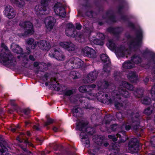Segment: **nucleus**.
Listing matches in <instances>:
<instances>
[{"label":"nucleus","mask_w":155,"mask_h":155,"mask_svg":"<svg viewBox=\"0 0 155 155\" xmlns=\"http://www.w3.org/2000/svg\"><path fill=\"white\" fill-rule=\"evenodd\" d=\"M73 93L72 91L71 90L67 91L65 93V95L66 96H70Z\"/></svg>","instance_id":"8fccbe9b"},{"label":"nucleus","mask_w":155,"mask_h":155,"mask_svg":"<svg viewBox=\"0 0 155 155\" xmlns=\"http://www.w3.org/2000/svg\"><path fill=\"white\" fill-rule=\"evenodd\" d=\"M125 88L132 91L134 88L133 85L129 84L125 81L121 82L119 86L112 93V98L113 103H114L116 108L119 109L123 106V103L119 100L123 99V98H127L130 97V94L127 91Z\"/></svg>","instance_id":"f257e3e1"},{"label":"nucleus","mask_w":155,"mask_h":155,"mask_svg":"<svg viewBox=\"0 0 155 155\" xmlns=\"http://www.w3.org/2000/svg\"><path fill=\"white\" fill-rule=\"evenodd\" d=\"M49 55L51 57L55 58L59 61H63L65 58V56L62 52L59 51L55 49L51 50Z\"/></svg>","instance_id":"9b49d317"},{"label":"nucleus","mask_w":155,"mask_h":155,"mask_svg":"<svg viewBox=\"0 0 155 155\" xmlns=\"http://www.w3.org/2000/svg\"><path fill=\"white\" fill-rule=\"evenodd\" d=\"M105 93H104L102 91H99L96 94V96H94V95L93 94H92V97H94V99H94L95 98H96L97 100L99 101H100V99H102V97H103V95H104L105 94Z\"/></svg>","instance_id":"2f4dec72"},{"label":"nucleus","mask_w":155,"mask_h":155,"mask_svg":"<svg viewBox=\"0 0 155 155\" xmlns=\"http://www.w3.org/2000/svg\"><path fill=\"white\" fill-rule=\"evenodd\" d=\"M50 0H41V5H36L35 8L36 13L38 15H45L48 13L47 9L45 5Z\"/></svg>","instance_id":"0eeeda50"},{"label":"nucleus","mask_w":155,"mask_h":155,"mask_svg":"<svg viewBox=\"0 0 155 155\" xmlns=\"http://www.w3.org/2000/svg\"><path fill=\"white\" fill-rule=\"evenodd\" d=\"M70 76L73 79H76L80 77V74L78 72L74 71H71L70 74Z\"/></svg>","instance_id":"c9c22d12"},{"label":"nucleus","mask_w":155,"mask_h":155,"mask_svg":"<svg viewBox=\"0 0 155 155\" xmlns=\"http://www.w3.org/2000/svg\"><path fill=\"white\" fill-rule=\"evenodd\" d=\"M97 36L99 37V39L101 40H103L104 38V34L101 33H98L97 35Z\"/></svg>","instance_id":"a18cd8bd"},{"label":"nucleus","mask_w":155,"mask_h":155,"mask_svg":"<svg viewBox=\"0 0 155 155\" xmlns=\"http://www.w3.org/2000/svg\"><path fill=\"white\" fill-rule=\"evenodd\" d=\"M80 136L82 139L83 142L86 144V147H88L90 146V142L88 139L87 138V136L86 134L83 132H81L80 134Z\"/></svg>","instance_id":"5701e85b"},{"label":"nucleus","mask_w":155,"mask_h":155,"mask_svg":"<svg viewBox=\"0 0 155 155\" xmlns=\"http://www.w3.org/2000/svg\"><path fill=\"white\" fill-rule=\"evenodd\" d=\"M97 85L98 87L102 89L108 87V83L107 81H104L102 82H99Z\"/></svg>","instance_id":"72a5a7b5"},{"label":"nucleus","mask_w":155,"mask_h":155,"mask_svg":"<svg viewBox=\"0 0 155 155\" xmlns=\"http://www.w3.org/2000/svg\"><path fill=\"white\" fill-rule=\"evenodd\" d=\"M101 61L104 63L107 62V65H104V74L105 76L108 75L110 70L109 67L110 61L109 58L104 54H102L101 55Z\"/></svg>","instance_id":"9d476101"},{"label":"nucleus","mask_w":155,"mask_h":155,"mask_svg":"<svg viewBox=\"0 0 155 155\" xmlns=\"http://www.w3.org/2000/svg\"><path fill=\"white\" fill-rule=\"evenodd\" d=\"M11 2L15 4L17 0H10Z\"/></svg>","instance_id":"774afa93"},{"label":"nucleus","mask_w":155,"mask_h":155,"mask_svg":"<svg viewBox=\"0 0 155 155\" xmlns=\"http://www.w3.org/2000/svg\"><path fill=\"white\" fill-rule=\"evenodd\" d=\"M111 130H117L120 128L118 127V126L116 124H114L111 127Z\"/></svg>","instance_id":"de8ad7c7"},{"label":"nucleus","mask_w":155,"mask_h":155,"mask_svg":"<svg viewBox=\"0 0 155 155\" xmlns=\"http://www.w3.org/2000/svg\"><path fill=\"white\" fill-rule=\"evenodd\" d=\"M152 112V110L150 107L146 108L144 111V113L147 115H150Z\"/></svg>","instance_id":"a19ab883"},{"label":"nucleus","mask_w":155,"mask_h":155,"mask_svg":"<svg viewBox=\"0 0 155 155\" xmlns=\"http://www.w3.org/2000/svg\"><path fill=\"white\" fill-rule=\"evenodd\" d=\"M96 86L94 84H92L91 86H81L79 88V90L82 93H84L87 91L86 94V97L84 98L83 97H81L80 98V101L81 102H83V101H84L82 99L85 98V97L87 98L88 99L92 100L94 99V97H92V93H91L92 89L94 88Z\"/></svg>","instance_id":"423d86ee"},{"label":"nucleus","mask_w":155,"mask_h":155,"mask_svg":"<svg viewBox=\"0 0 155 155\" xmlns=\"http://www.w3.org/2000/svg\"><path fill=\"white\" fill-rule=\"evenodd\" d=\"M39 125L38 124L37 125H34L33 127L34 129L36 130H40V128L39 127Z\"/></svg>","instance_id":"5fc2aeb1"},{"label":"nucleus","mask_w":155,"mask_h":155,"mask_svg":"<svg viewBox=\"0 0 155 155\" xmlns=\"http://www.w3.org/2000/svg\"><path fill=\"white\" fill-rule=\"evenodd\" d=\"M72 112L73 114V115L75 117H80V114L81 112H80L81 111V108L77 107H74L73 109Z\"/></svg>","instance_id":"bb28decb"},{"label":"nucleus","mask_w":155,"mask_h":155,"mask_svg":"<svg viewBox=\"0 0 155 155\" xmlns=\"http://www.w3.org/2000/svg\"><path fill=\"white\" fill-rule=\"evenodd\" d=\"M94 142L96 143L97 144L101 146H104L105 147L109 145V144L107 143H103L102 142V140L101 138L97 137L96 139H94L93 138Z\"/></svg>","instance_id":"c756f323"},{"label":"nucleus","mask_w":155,"mask_h":155,"mask_svg":"<svg viewBox=\"0 0 155 155\" xmlns=\"http://www.w3.org/2000/svg\"><path fill=\"white\" fill-rule=\"evenodd\" d=\"M45 64L43 62L39 63L37 62H35L34 63V66L35 67L40 66V65H43L44 66Z\"/></svg>","instance_id":"c03bdc74"},{"label":"nucleus","mask_w":155,"mask_h":155,"mask_svg":"<svg viewBox=\"0 0 155 155\" xmlns=\"http://www.w3.org/2000/svg\"><path fill=\"white\" fill-rule=\"evenodd\" d=\"M151 94L153 96L154 95L155 96V86H153L152 87L151 91Z\"/></svg>","instance_id":"603ef678"},{"label":"nucleus","mask_w":155,"mask_h":155,"mask_svg":"<svg viewBox=\"0 0 155 155\" xmlns=\"http://www.w3.org/2000/svg\"><path fill=\"white\" fill-rule=\"evenodd\" d=\"M29 58L32 61H34L35 60V58H34V57L31 55L29 56Z\"/></svg>","instance_id":"4d7b16f0"},{"label":"nucleus","mask_w":155,"mask_h":155,"mask_svg":"<svg viewBox=\"0 0 155 155\" xmlns=\"http://www.w3.org/2000/svg\"><path fill=\"white\" fill-rule=\"evenodd\" d=\"M26 43L28 45H32L31 48L34 49L37 46L38 42H34V39L32 38H29L26 41Z\"/></svg>","instance_id":"a878e982"},{"label":"nucleus","mask_w":155,"mask_h":155,"mask_svg":"<svg viewBox=\"0 0 155 155\" xmlns=\"http://www.w3.org/2000/svg\"><path fill=\"white\" fill-rule=\"evenodd\" d=\"M107 46L112 49H114L115 48V45L114 41L112 40H109L107 43Z\"/></svg>","instance_id":"58836bf2"},{"label":"nucleus","mask_w":155,"mask_h":155,"mask_svg":"<svg viewBox=\"0 0 155 155\" xmlns=\"http://www.w3.org/2000/svg\"><path fill=\"white\" fill-rule=\"evenodd\" d=\"M87 122H85L83 120L81 121H79L78 123H77V128L79 130L82 131H84V129L85 130V127L87 125ZM85 131L87 132V131L85 130Z\"/></svg>","instance_id":"b1692460"},{"label":"nucleus","mask_w":155,"mask_h":155,"mask_svg":"<svg viewBox=\"0 0 155 155\" xmlns=\"http://www.w3.org/2000/svg\"><path fill=\"white\" fill-rule=\"evenodd\" d=\"M141 61V59L137 56L134 55L133 57L131 59V61L133 64H137L140 63Z\"/></svg>","instance_id":"f704fd0d"},{"label":"nucleus","mask_w":155,"mask_h":155,"mask_svg":"<svg viewBox=\"0 0 155 155\" xmlns=\"http://www.w3.org/2000/svg\"><path fill=\"white\" fill-rule=\"evenodd\" d=\"M82 53L89 58H94L97 57L96 52L93 49L88 47H86L83 49Z\"/></svg>","instance_id":"f8f14e48"},{"label":"nucleus","mask_w":155,"mask_h":155,"mask_svg":"<svg viewBox=\"0 0 155 155\" xmlns=\"http://www.w3.org/2000/svg\"><path fill=\"white\" fill-rule=\"evenodd\" d=\"M117 137L118 138V137L120 138V141L121 142H124L127 140V138L126 137H121V135L119 134H117Z\"/></svg>","instance_id":"79ce46f5"},{"label":"nucleus","mask_w":155,"mask_h":155,"mask_svg":"<svg viewBox=\"0 0 155 155\" xmlns=\"http://www.w3.org/2000/svg\"><path fill=\"white\" fill-rule=\"evenodd\" d=\"M103 96V97H102V99H100V101L101 103L106 104H111L113 103L112 96L110 99L108 98V95L106 93Z\"/></svg>","instance_id":"412c9836"},{"label":"nucleus","mask_w":155,"mask_h":155,"mask_svg":"<svg viewBox=\"0 0 155 155\" xmlns=\"http://www.w3.org/2000/svg\"><path fill=\"white\" fill-rule=\"evenodd\" d=\"M94 41V43H95L97 45H102L103 44V42L101 41V40H96Z\"/></svg>","instance_id":"09e8293b"},{"label":"nucleus","mask_w":155,"mask_h":155,"mask_svg":"<svg viewBox=\"0 0 155 155\" xmlns=\"http://www.w3.org/2000/svg\"><path fill=\"white\" fill-rule=\"evenodd\" d=\"M141 102L142 104L144 105H148L150 104L151 100L150 98L146 97L143 98Z\"/></svg>","instance_id":"4c0bfd02"},{"label":"nucleus","mask_w":155,"mask_h":155,"mask_svg":"<svg viewBox=\"0 0 155 155\" xmlns=\"http://www.w3.org/2000/svg\"><path fill=\"white\" fill-rule=\"evenodd\" d=\"M53 120L52 119L50 118L48 119L47 122L45 123L44 126H47L48 125L52 124L53 123Z\"/></svg>","instance_id":"37998d69"},{"label":"nucleus","mask_w":155,"mask_h":155,"mask_svg":"<svg viewBox=\"0 0 155 155\" xmlns=\"http://www.w3.org/2000/svg\"><path fill=\"white\" fill-rule=\"evenodd\" d=\"M83 64V61L78 58H71L67 62L70 69L79 68L82 66Z\"/></svg>","instance_id":"6e6552de"},{"label":"nucleus","mask_w":155,"mask_h":155,"mask_svg":"<svg viewBox=\"0 0 155 155\" xmlns=\"http://www.w3.org/2000/svg\"><path fill=\"white\" fill-rule=\"evenodd\" d=\"M25 143H28L29 145L31 146L32 145L31 143H29L28 140H24Z\"/></svg>","instance_id":"13d9d810"},{"label":"nucleus","mask_w":155,"mask_h":155,"mask_svg":"<svg viewBox=\"0 0 155 155\" xmlns=\"http://www.w3.org/2000/svg\"><path fill=\"white\" fill-rule=\"evenodd\" d=\"M0 52V63L5 66H12L15 64L16 61L10 52L7 47L3 43L1 44Z\"/></svg>","instance_id":"f03ea898"},{"label":"nucleus","mask_w":155,"mask_h":155,"mask_svg":"<svg viewBox=\"0 0 155 155\" xmlns=\"http://www.w3.org/2000/svg\"><path fill=\"white\" fill-rule=\"evenodd\" d=\"M17 140L20 142H23L21 140V139L19 137H17Z\"/></svg>","instance_id":"69168bd1"},{"label":"nucleus","mask_w":155,"mask_h":155,"mask_svg":"<svg viewBox=\"0 0 155 155\" xmlns=\"http://www.w3.org/2000/svg\"><path fill=\"white\" fill-rule=\"evenodd\" d=\"M151 142L153 146L155 147V136L151 138Z\"/></svg>","instance_id":"3c124183"},{"label":"nucleus","mask_w":155,"mask_h":155,"mask_svg":"<svg viewBox=\"0 0 155 155\" xmlns=\"http://www.w3.org/2000/svg\"><path fill=\"white\" fill-rule=\"evenodd\" d=\"M119 143L116 142L114 144H113L111 147L110 148L112 150L115 151H113L114 152L117 153L119 151V147L120 146L119 145Z\"/></svg>","instance_id":"473e14b6"},{"label":"nucleus","mask_w":155,"mask_h":155,"mask_svg":"<svg viewBox=\"0 0 155 155\" xmlns=\"http://www.w3.org/2000/svg\"><path fill=\"white\" fill-rule=\"evenodd\" d=\"M16 128L15 127H11V130L13 132H15L16 130Z\"/></svg>","instance_id":"bf43d9fd"},{"label":"nucleus","mask_w":155,"mask_h":155,"mask_svg":"<svg viewBox=\"0 0 155 155\" xmlns=\"http://www.w3.org/2000/svg\"><path fill=\"white\" fill-rule=\"evenodd\" d=\"M4 14L9 19H11L15 16L16 13L13 8L12 6L8 5L5 8Z\"/></svg>","instance_id":"2eb2a0df"},{"label":"nucleus","mask_w":155,"mask_h":155,"mask_svg":"<svg viewBox=\"0 0 155 155\" xmlns=\"http://www.w3.org/2000/svg\"><path fill=\"white\" fill-rule=\"evenodd\" d=\"M54 12L55 14L62 17L65 16L66 12L62 4L60 3H56L54 7Z\"/></svg>","instance_id":"1a4fd4ad"},{"label":"nucleus","mask_w":155,"mask_h":155,"mask_svg":"<svg viewBox=\"0 0 155 155\" xmlns=\"http://www.w3.org/2000/svg\"><path fill=\"white\" fill-rule=\"evenodd\" d=\"M149 80L147 78H146L144 80V81L145 84L147 83Z\"/></svg>","instance_id":"e2e57ef3"},{"label":"nucleus","mask_w":155,"mask_h":155,"mask_svg":"<svg viewBox=\"0 0 155 155\" xmlns=\"http://www.w3.org/2000/svg\"><path fill=\"white\" fill-rule=\"evenodd\" d=\"M52 84H53V87L54 88V90L59 91L60 90V88L59 86V84L58 83H57L56 81V79L55 78H52L51 79Z\"/></svg>","instance_id":"cd10ccee"},{"label":"nucleus","mask_w":155,"mask_h":155,"mask_svg":"<svg viewBox=\"0 0 155 155\" xmlns=\"http://www.w3.org/2000/svg\"><path fill=\"white\" fill-rule=\"evenodd\" d=\"M56 20L53 17H49L45 20V23L47 31H50L52 30Z\"/></svg>","instance_id":"ddd939ff"},{"label":"nucleus","mask_w":155,"mask_h":155,"mask_svg":"<svg viewBox=\"0 0 155 155\" xmlns=\"http://www.w3.org/2000/svg\"><path fill=\"white\" fill-rule=\"evenodd\" d=\"M65 33L67 36L73 37H75L77 34L74 26L71 24L67 25Z\"/></svg>","instance_id":"f3484780"},{"label":"nucleus","mask_w":155,"mask_h":155,"mask_svg":"<svg viewBox=\"0 0 155 155\" xmlns=\"http://www.w3.org/2000/svg\"><path fill=\"white\" fill-rule=\"evenodd\" d=\"M128 38V44L130 48L132 49L138 47L140 45L141 41L142 38V32L141 31L137 32L136 38H135L130 36Z\"/></svg>","instance_id":"20e7f679"},{"label":"nucleus","mask_w":155,"mask_h":155,"mask_svg":"<svg viewBox=\"0 0 155 155\" xmlns=\"http://www.w3.org/2000/svg\"><path fill=\"white\" fill-rule=\"evenodd\" d=\"M143 92V90L142 88L137 89L135 90L133 93L134 95L138 97H142Z\"/></svg>","instance_id":"7c9ffc66"},{"label":"nucleus","mask_w":155,"mask_h":155,"mask_svg":"<svg viewBox=\"0 0 155 155\" xmlns=\"http://www.w3.org/2000/svg\"><path fill=\"white\" fill-rule=\"evenodd\" d=\"M129 149L132 153L136 152L138 150V145L136 139L133 138L130 140L128 144Z\"/></svg>","instance_id":"a211bd4d"},{"label":"nucleus","mask_w":155,"mask_h":155,"mask_svg":"<svg viewBox=\"0 0 155 155\" xmlns=\"http://www.w3.org/2000/svg\"><path fill=\"white\" fill-rule=\"evenodd\" d=\"M116 117L119 120L123 118V116L121 112L117 113L116 114Z\"/></svg>","instance_id":"49530a36"},{"label":"nucleus","mask_w":155,"mask_h":155,"mask_svg":"<svg viewBox=\"0 0 155 155\" xmlns=\"http://www.w3.org/2000/svg\"><path fill=\"white\" fill-rule=\"evenodd\" d=\"M139 116L138 113L132 114L129 116V119L127 122L123 125L120 128L121 130H124L125 128L126 130H128L130 129L131 125L135 132L141 130V129L139 128L140 121L138 118Z\"/></svg>","instance_id":"7ed1b4c3"},{"label":"nucleus","mask_w":155,"mask_h":155,"mask_svg":"<svg viewBox=\"0 0 155 155\" xmlns=\"http://www.w3.org/2000/svg\"><path fill=\"white\" fill-rule=\"evenodd\" d=\"M2 143H4V141L2 137L0 136V146L2 148L0 149V151L2 153L7 150V148L3 144H2Z\"/></svg>","instance_id":"e433bc0d"},{"label":"nucleus","mask_w":155,"mask_h":155,"mask_svg":"<svg viewBox=\"0 0 155 155\" xmlns=\"http://www.w3.org/2000/svg\"><path fill=\"white\" fill-rule=\"evenodd\" d=\"M11 48L13 51L15 53L19 54L22 53V49L18 45L12 43L11 45Z\"/></svg>","instance_id":"4be33fe9"},{"label":"nucleus","mask_w":155,"mask_h":155,"mask_svg":"<svg viewBox=\"0 0 155 155\" xmlns=\"http://www.w3.org/2000/svg\"><path fill=\"white\" fill-rule=\"evenodd\" d=\"M38 44L40 48L43 50L48 51L50 49L51 46L50 43L45 40L40 41Z\"/></svg>","instance_id":"6ab92c4d"},{"label":"nucleus","mask_w":155,"mask_h":155,"mask_svg":"<svg viewBox=\"0 0 155 155\" xmlns=\"http://www.w3.org/2000/svg\"><path fill=\"white\" fill-rule=\"evenodd\" d=\"M60 45L61 47L69 51H74L77 49V47L71 42H61L60 43Z\"/></svg>","instance_id":"4468645a"},{"label":"nucleus","mask_w":155,"mask_h":155,"mask_svg":"<svg viewBox=\"0 0 155 155\" xmlns=\"http://www.w3.org/2000/svg\"><path fill=\"white\" fill-rule=\"evenodd\" d=\"M112 139L113 141H115L117 140L116 138L114 136H113V137L112 138Z\"/></svg>","instance_id":"0e129e2a"},{"label":"nucleus","mask_w":155,"mask_h":155,"mask_svg":"<svg viewBox=\"0 0 155 155\" xmlns=\"http://www.w3.org/2000/svg\"><path fill=\"white\" fill-rule=\"evenodd\" d=\"M114 136H113L112 135H109L108 136V137L110 139H112V138Z\"/></svg>","instance_id":"338daca9"},{"label":"nucleus","mask_w":155,"mask_h":155,"mask_svg":"<svg viewBox=\"0 0 155 155\" xmlns=\"http://www.w3.org/2000/svg\"><path fill=\"white\" fill-rule=\"evenodd\" d=\"M19 26L21 28L25 30L24 33L21 35L22 36L31 35L34 33L32 24L29 21H21L20 22Z\"/></svg>","instance_id":"39448f33"},{"label":"nucleus","mask_w":155,"mask_h":155,"mask_svg":"<svg viewBox=\"0 0 155 155\" xmlns=\"http://www.w3.org/2000/svg\"><path fill=\"white\" fill-rule=\"evenodd\" d=\"M128 78L132 82H135L137 79V77L135 72H130L127 75Z\"/></svg>","instance_id":"393cba45"},{"label":"nucleus","mask_w":155,"mask_h":155,"mask_svg":"<svg viewBox=\"0 0 155 155\" xmlns=\"http://www.w3.org/2000/svg\"><path fill=\"white\" fill-rule=\"evenodd\" d=\"M134 67V64L130 61H126L123 65V68L126 69L131 68Z\"/></svg>","instance_id":"c85d7f7f"},{"label":"nucleus","mask_w":155,"mask_h":155,"mask_svg":"<svg viewBox=\"0 0 155 155\" xmlns=\"http://www.w3.org/2000/svg\"><path fill=\"white\" fill-rule=\"evenodd\" d=\"M90 155H94L95 154V153H92L93 152H94V151L93 150H91L90 151H89V153H90Z\"/></svg>","instance_id":"680f3d73"},{"label":"nucleus","mask_w":155,"mask_h":155,"mask_svg":"<svg viewBox=\"0 0 155 155\" xmlns=\"http://www.w3.org/2000/svg\"><path fill=\"white\" fill-rule=\"evenodd\" d=\"M115 51L117 55L121 57H123L125 54H126L127 53H129L128 50H125L124 48L123 47L116 49Z\"/></svg>","instance_id":"aec40b11"},{"label":"nucleus","mask_w":155,"mask_h":155,"mask_svg":"<svg viewBox=\"0 0 155 155\" xmlns=\"http://www.w3.org/2000/svg\"><path fill=\"white\" fill-rule=\"evenodd\" d=\"M76 28L78 30H80L81 28V25L79 24H77Z\"/></svg>","instance_id":"6e6d98bb"},{"label":"nucleus","mask_w":155,"mask_h":155,"mask_svg":"<svg viewBox=\"0 0 155 155\" xmlns=\"http://www.w3.org/2000/svg\"><path fill=\"white\" fill-rule=\"evenodd\" d=\"M15 4L19 7H22L25 4V2L22 0H17Z\"/></svg>","instance_id":"ea45409f"},{"label":"nucleus","mask_w":155,"mask_h":155,"mask_svg":"<svg viewBox=\"0 0 155 155\" xmlns=\"http://www.w3.org/2000/svg\"><path fill=\"white\" fill-rule=\"evenodd\" d=\"M98 74V73L97 71H94L91 72L84 78V83H87L95 81L97 78Z\"/></svg>","instance_id":"dca6fc26"},{"label":"nucleus","mask_w":155,"mask_h":155,"mask_svg":"<svg viewBox=\"0 0 155 155\" xmlns=\"http://www.w3.org/2000/svg\"><path fill=\"white\" fill-rule=\"evenodd\" d=\"M24 113L26 115H28L29 113V111L28 109H24L23 110Z\"/></svg>","instance_id":"864d4df0"},{"label":"nucleus","mask_w":155,"mask_h":155,"mask_svg":"<svg viewBox=\"0 0 155 155\" xmlns=\"http://www.w3.org/2000/svg\"><path fill=\"white\" fill-rule=\"evenodd\" d=\"M53 130L54 132H56L57 131L58 128H57L56 127H54L53 128Z\"/></svg>","instance_id":"052dcab7"}]
</instances>
